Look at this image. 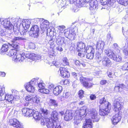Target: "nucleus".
Returning a JSON list of instances; mask_svg holds the SVG:
<instances>
[{
	"mask_svg": "<svg viewBox=\"0 0 128 128\" xmlns=\"http://www.w3.org/2000/svg\"><path fill=\"white\" fill-rule=\"evenodd\" d=\"M87 114L90 115V116L93 119L94 122H97L99 121L100 118L98 116V112L95 109H87L86 106H84L81 108L80 110H76L74 114V123L77 124L79 121L77 120L82 121Z\"/></svg>",
	"mask_w": 128,
	"mask_h": 128,
	"instance_id": "1",
	"label": "nucleus"
},
{
	"mask_svg": "<svg viewBox=\"0 0 128 128\" xmlns=\"http://www.w3.org/2000/svg\"><path fill=\"white\" fill-rule=\"evenodd\" d=\"M42 125H46L48 128H63L62 124L58 120H54L48 118L46 117L42 118L41 120Z\"/></svg>",
	"mask_w": 128,
	"mask_h": 128,
	"instance_id": "2",
	"label": "nucleus"
},
{
	"mask_svg": "<svg viewBox=\"0 0 128 128\" xmlns=\"http://www.w3.org/2000/svg\"><path fill=\"white\" fill-rule=\"evenodd\" d=\"M99 103L101 104L100 106L99 114L103 116L107 115L110 111V104L106 101L104 97L100 100Z\"/></svg>",
	"mask_w": 128,
	"mask_h": 128,
	"instance_id": "3",
	"label": "nucleus"
},
{
	"mask_svg": "<svg viewBox=\"0 0 128 128\" xmlns=\"http://www.w3.org/2000/svg\"><path fill=\"white\" fill-rule=\"evenodd\" d=\"M77 30V28L76 27L68 28L64 30V34L66 38H69L72 40L74 39V38L76 37V34Z\"/></svg>",
	"mask_w": 128,
	"mask_h": 128,
	"instance_id": "4",
	"label": "nucleus"
},
{
	"mask_svg": "<svg viewBox=\"0 0 128 128\" xmlns=\"http://www.w3.org/2000/svg\"><path fill=\"white\" fill-rule=\"evenodd\" d=\"M15 54V55L14 56L13 58V60L15 61L21 62L24 61V57L22 56L20 54L16 53V51L14 49H12L10 50L8 52V54L10 56H13Z\"/></svg>",
	"mask_w": 128,
	"mask_h": 128,
	"instance_id": "5",
	"label": "nucleus"
},
{
	"mask_svg": "<svg viewBox=\"0 0 128 128\" xmlns=\"http://www.w3.org/2000/svg\"><path fill=\"white\" fill-rule=\"evenodd\" d=\"M42 114L38 112L35 111L32 113V116L35 120L36 121L42 119L43 117H46L48 113V110L46 109H43L42 110Z\"/></svg>",
	"mask_w": 128,
	"mask_h": 128,
	"instance_id": "6",
	"label": "nucleus"
},
{
	"mask_svg": "<svg viewBox=\"0 0 128 128\" xmlns=\"http://www.w3.org/2000/svg\"><path fill=\"white\" fill-rule=\"evenodd\" d=\"M122 100V99L120 97L115 98L114 101V111L117 112L122 109L123 107Z\"/></svg>",
	"mask_w": 128,
	"mask_h": 128,
	"instance_id": "7",
	"label": "nucleus"
},
{
	"mask_svg": "<svg viewBox=\"0 0 128 128\" xmlns=\"http://www.w3.org/2000/svg\"><path fill=\"white\" fill-rule=\"evenodd\" d=\"M99 54L98 53L96 54V60L98 62H100L102 60V64L104 66L109 67H110L111 64V62L110 59L107 57H104L102 59L100 56H99L98 55Z\"/></svg>",
	"mask_w": 128,
	"mask_h": 128,
	"instance_id": "8",
	"label": "nucleus"
},
{
	"mask_svg": "<svg viewBox=\"0 0 128 128\" xmlns=\"http://www.w3.org/2000/svg\"><path fill=\"white\" fill-rule=\"evenodd\" d=\"M39 29L37 25L33 26L30 30V34L31 36L34 38H38L39 35Z\"/></svg>",
	"mask_w": 128,
	"mask_h": 128,
	"instance_id": "9",
	"label": "nucleus"
},
{
	"mask_svg": "<svg viewBox=\"0 0 128 128\" xmlns=\"http://www.w3.org/2000/svg\"><path fill=\"white\" fill-rule=\"evenodd\" d=\"M86 52L87 53L86 58L90 60L93 58L94 53V50L91 46H88L86 48Z\"/></svg>",
	"mask_w": 128,
	"mask_h": 128,
	"instance_id": "10",
	"label": "nucleus"
},
{
	"mask_svg": "<svg viewBox=\"0 0 128 128\" xmlns=\"http://www.w3.org/2000/svg\"><path fill=\"white\" fill-rule=\"evenodd\" d=\"M80 80L81 83L82 84L83 86L86 88H90L92 86L93 84L92 83L88 82L91 80L88 78L81 77L80 78Z\"/></svg>",
	"mask_w": 128,
	"mask_h": 128,
	"instance_id": "11",
	"label": "nucleus"
},
{
	"mask_svg": "<svg viewBox=\"0 0 128 128\" xmlns=\"http://www.w3.org/2000/svg\"><path fill=\"white\" fill-rule=\"evenodd\" d=\"M118 112L117 113L113 116L112 119V124L114 125L116 124L120 120L121 118V113L122 112L120 111Z\"/></svg>",
	"mask_w": 128,
	"mask_h": 128,
	"instance_id": "12",
	"label": "nucleus"
},
{
	"mask_svg": "<svg viewBox=\"0 0 128 128\" xmlns=\"http://www.w3.org/2000/svg\"><path fill=\"white\" fill-rule=\"evenodd\" d=\"M3 25L4 28L8 30H10L13 27V25L12 24V23L10 22V19L6 18L2 20Z\"/></svg>",
	"mask_w": 128,
	"mask_h": 128,
	"instance_id": "13",
	"label": "nucleus"
},
{
	"mask_svg": "<svg viewBox=\"0 0 128 128\" xmlns=\"http://www.w3.org/2000/svg\"><path fill=\"white\" fill-rule=\"evenodd\" d=\"M31 24V20H22L21 19L20 26H22L25 30L28 29L30 27Z\"/></svg>",
	"mask_w": 128,
	"mask_h": 128,
	"instance_id": "14",
	"label": "nucleus"
},
{
	"mask_svg": "<svg viewBox=\"0 0 128 128\" xmlns=\"http://www.w3.org/2000/svg\"><path fill=\"white\" fill-rule=\"evenodd\" d=\"M74 114L72 111L66 110L64 117V120L66 121L70 120L72 118Z\"/></svg>",
	"mask_w": 128,
	"mask_h": 128,
	"instance_id": "15",
	"label": "nucleus"
},
{
	"mask_svg": "<svg viewBox=\"0 0 128 128\" xmlns=\"http://www.w3.org/2000/svg\"><path fill=\"white\" fill-rule=\"evenodd\" d=\"M76 50L78 52H85L86 51V48H85L84 44L81 41L78 42L77 44Z\"/></svg>",
	"mask_w": 128,
	"mask_h": 128,
	"instance_id": "16",
	"label": "nucleus"
},
{
	"mask_svg": "<svg viewBox=\"0 0 128 128\" xmlns=\"http://www.w3.org/2000/svg\"><path fill=\"white\" fill-rule=\"evenodd\" d=\"M60 70L61 75L63 78H68L69 77L70 73L67 69L64 68L60 67Z\"/></svg>",
	"mask_w": 128,
	"mask_h": 128,
	"instance_id": "17",
	"label": "nucleus"
},
{
	"mask_svg": "<svg viewBox=\"0 0 128 128\" xmlns=\"http://www.w3.org/2000/svg\"><path fill=\"white\" fill-rule=\"evenodd\" d=\"M91 119L88 118L86 119L84 123L83 124L82 128H92V121H93L92 118Z\"/></svg>",
	"mask_w": 128,
	"mask_h": 128,
	"instance_id": "18",
	"label": "nucleus"
},
{
	"mask_svg": "<svg viewBox=\"0 0 128 128\" xmlns=\"http://www.w3.org/2000/svg\"><path fill=\"white\" fill-rule=\"evenodd\" d=\"M22 114H24V115L26 116H32V113L34 112L31 109L27 108H24L22 109Z\"/></svg>",
	"mask_w": 128,
	"mask_h": 128,
	"instance_id": "19",
	"label": "nucleus"
},
{
	"mask_svg": "<svg viewBox=\"0 0 128 128\" xmlns=\"http://www.w3.org/2000/svg\"><path fill=\"white\" fill-rule=\"evenodd\" d=\"M56 44L58 46L66 45L65 40V38H61L60 36H57L56 39Z\"/></svg>",
	"mask_w": 128,
	"mask_h": 128,
	"instance_id": "20",
	"label": "nucleus"
},
{
	"mask_svg": "<svg viewBox=\"0 0 128 128\" xmlns=\"http://www.w3.org/2000/svg\"><path fill=\"white\" fill-rule=\"evenodd\" d=\"M21 21V19L18 18H12L10 19V22L12 23V24L13 25V27L14 28V26H20V22Z\"/></svg>",
	"mask_w": 128,
	"mask_h": 128,
	"instance_id": "21",
	"label": "nucleus"
},
{
	"mask_svg": "<svg viewBox=\"0 0 128 128\" xmlns=\"http://www.w3.org/2000/svg\"><path fill=\"white\" fill-rule=\"evenodd\" d=\"M25 87L26 90L28 91L32 92H34L35 91L34 88L30 83H27Z\"/></svg>",
	"mask_w": 128,
	"mask_h": 128,
	"instance_id": "22",
	"label": "nucleus"
},
{
	"mask_svg": "<svg viewBox=\"0 0 128 128\" xmlns=\"http://www.w3.org/2000/svg\"><path fill=\"white\" fill-rule=\"evenodd\" d=\"M62 90V86H58L54 88L53 90V93L54 95H57L60 94Z\"/></svg>",
	"mask_w": 128,
	"mask_h": 128,
	"instance_id": "23",
	"label": "nucleus"
},
{
	"mask_svg": "<svg viewBox=\"0 0 128 128\" xmlns=\"http://www.w3.org/2000/svg\"><path fill=\"white\" fill-rule=\"evenodd\" d=\"M9 38H12L11 41L12 42H17L19 41L24 40H25L24 38L20 36H14V37L11 36V37L10 36Z\"/></svg>",
	"mask_w": 128,
	"mask_h": 128,
	"instance_id": "24",
	"label": "nucleus"
},
{
	"mask_svg": "<svg viewBox=\"0 0 128 128\" xmlns=\"http://www.w3.org/2000/svg\"><path fill=\"white\" fill-rule=\"evenodd\" d=\"M105 44V43L103 41L98 42L97 43L96 48L99 50H100L101 51H102Z\"/></svg>",
	"mask_w": 128,
	"mask_h": 128,
	"instance_id": "25",
	"label": "nucleus"
},
{
	"mask_svg": "<svg viewBox=\"0 0 128 128\" xmlns=\"http://www.w3.org/2000/svg\"><path fill=\"white\" fill-rule=\"evenodd\" d=\"M105 52L108 56L112 59L115 55L112 51L109 48L106 50Z\"/></svg>",
	"mask_w": 128,
	"mask_h": 128,
	"instance_id": "26",
	"label": "nucleus"
},
{
	"mask_svg": "<svg viewBox=\"0 0 128 128\" xmlns=\"http://www.w3.org/2000/svg\"><path fill=\"white\" fill-rule=\"evenodd\" d=\"M40 80V78H33L29 82L32 85H34L37 86L38 82Z\"/></svg>",
	"mask_w": 128,
	"mask_h": 128,
	"instance_id": "27",
	"label": "nucleus"
},
{
	"mask_svg": "<svg viewBox=\"0 0 128 128\" xmlns=\"http://www.w3.org/2000/svg\"><path fill=\"white\" fill-rule=\"evenodd\" d=\"M40 20H42V26L43 28L46 29L48 27L50 24L48 21L44 20L42 18L40 19Z\"/></svg>",
	"mask_w": 128,
	"mask_h": 128,
	"instance_id": "28",
	"label": "nucleus"
},
{
	"mask_svg": "<svg viewBox=\"0 0 128 128\" xmlns=\"http://www.w3.org/2000/svg\"><path fill=\"white\" fill-rule=\"evenodd\" d=\"M22 55V56L24 57H25L26 58H30L31 59H32V56H33L34 55V53H32L30 54V53L26 52L25 53H24V54L22 53V54H21ZM25 59V58H24V59Z\"/></svg>",
	"mask_w": 128,
	"mask_h": 128,
	"instance_id": "29",
	"label": "nucleus"
},
{
	"mask_svg": "<svg viewBox=\"0 0 128 128\" xmlns=\"http://www.w3.org/2000/svg\"><path fill=\"white\" fill-rule=\"evenodd\" d=\"M58 114L57 112L54 110L52 112L51 114V118L50 119H52L54 120H58Z\"/></svg>",
	"mask_w": 128,
	"mask_h": 128,
	"instance_id": "30",
	"label": "nucleus"
},
{
	"mask_svg": "<svg viewBox=\"0 0 128 128\" xmlns=\"http://www.w3.org/2000/svg\"><path fill=\"white\" fill-rule=\"evenodd\" d=\"M12 94L13 95L14 100H19L20 97L18 95V92L16 90L12 91Z\"/></svg>",
	"mask_w": 128,
	"mask_h": 128,
	"instance_id": "31",
	"label": "nucleus"
},
{
	"mask_svg": "<svg viewBox=\"0 0 128 128\" xmlns=\"http://www.w3.org/2000/svg\"><path fill=\"white\" fill-rule=\"evenodd\" d=\"M8 44H4L2 45L1 50L3 52H5L8 50L10 46H9L10 43H8Z\"/></svg>",
	"mask_w": 128,
	"mask_h": 128,
	"instance_id": "32",
	"label": "nucleus"
},
{
	"mask_svg": "<svg viewBox=\"0 0 128 128\" xmlns=\"http://www.w3.org/2000/svg\"><path fill=\"white\" fill-rule=\"evenodd\" d=\"M13 43L10 44H9L11 48V47L13 48H14L16 50V51H18L19 50L20 48V46L18 44H15V42H13Z\"/></svg>",
	"mask_w": 128,
	"mask_h": 128,
	"instance_id": "33",
	"label": "nucleus"
},
{
	"mask_svg": "<svg viewBox=\"0 0 128 128\" xmlns=\"http://www.w3.org/2000/svg\"><path fill=\"white\" fill-rule=\"evenodd\" d=\"M49 104L50 106H54L55 107L57 106L58 103L56 100L50 99L49 102Z\"/></svg>",
	"mask_w": 128,
	"mask_h": 128,
	"instance_id": "34",
	"label": "nucleus"
},
{
	"mask_svg": "<svg viewBox=\"0 0 128 128\" xmlns=\"http://www.w3.org/2000/svg\"><path fill=\"white\" fill-rule=\"evenodd\" d=\"M117 2L119 4L125 6H126L128 4V0H117Z\"/></svg>",
	"mask_w": 128,
	"mask_h": 128,
	"instance_id": "35",
	"label": "nucleus"
},
{
	"mask_svg": "<svg viewBox=\"0 0 128 128\" xmlns=\"http://www.w3.org/2000/svg\"><path fill=\"white\" fill-rule=\"evenodd\" d=\"M113 48L116 51V52L118 53H119L120 52V48L118 46V44L116 43H114L113 44Z\"/></svg>",
	"mask_w": 128,
	"mask_h": 128,
	"instance_id": "36",
	"label": "nucleus"
},
{
	"mask_svg": "<svg viewBox=\"0 0 128 128\" xmlns=\"http://www.w3.org/2000/svg\"><path fill=\"white\" fill-rule=\"evenodd\" d=\"M113 59L116 61L118 62H121L122 59V57L120 56L119 55L116 56L115 55Z\"/></svg>",
	"mask_w": 128,
	"mask_h": 128,
	"instance_id": "37",
	"label": "nucleus"
},
{
	"mask_svg": "<svg viewBox=\"0 0 128 128\" xmlns=\"http://www.w3.org/2000/svg\"><path fill=\"white\" fill-rule=\"evenodd\" d=\"M6 100L8 102H10L14 100L13 95H6Z\"/></svg>",
	"mask_w": 128,
	"mask_h": 128,
	"instance_id": "38",
	"label": "nucleus"
},
{
	"mask_svg": "<svg viewBox=\"0 0 128 128\" xmlns=\"http://www.w3.org/2000/svg\"><path fill=\"white\" fill-rule=\"evenodd\" d=\"M84 92L82 90H80L78 92V95L80 98V99L82 98H86L84 96Z\"/></svg>",
	"mask_w": 128,
	"mask_h": 128,
	"instance_id": "39",
	"label": "nucleus"
},
{
	"mask_svg": "<svg viewBox=\"0 0 128 128\" xmlns=\"http://www.w3.org/2000/svg\"><path fill=\"white\" fill-rule=\"evenodd\" d=\"M34 55L32 56V60H33L36 61L38 60H39L41 59V56L40 55H38L36 54H34Z\"/></svg>",
	"mask_w": 128,
	"mask_h": 128,
	"instance_id": "40",
	"label": "nucleus"
},
{
	"mask_svg": "<svg viewBox=\"0 0 128 128\" xmlns=\"http://www.w3.org/2000/svg\"><path fill=\"white\" fill-rule=\"evenodd\" d=\"M38 90L40 92L42 93L47 94L49 92V90L45 88H40Z\"/></svg>",
	"mask_w": 128,
	"mask_h": 128,
	"instance_id": "41",
	"label": "nucleus"
},
{
	"mask_svg": "<svg viewBox=\"0 0 128 128\" xmlns=\"http://www.w3.org/2000/svg\"><path fill=\"white\" fill-rule=\"evenodd\" d=\"M53 31L49 28L47 29V30L46 34L47 36H52L53 34Z\"/></svg>",
	"mask_w": 128,
	"mask_h": 128,
	"instance_id": "42",
	"label": "nucleus"
},
{
	"mask_svg": "<svg viewBox=\"0 0 128 128\" xmlns=\"http://www.w3.org/2000/svg\"><path fill=\"white\" fill-rule=\"evenodd\" d=\"M62 60L63 61L62 64L63 65L65 66L68 65H69V62L68 61V60L66 58H62Z\"/></svg>",
	"mask_w": 128,
	"mask_h": 128,
	"instance_id": "43",
	"label": "nucleus"
},
{
	"mask_svg": "<svg viewBox=\"0 0 128 128\" xmlns=\"http://www.w3.org/2000/svg\"><path fill=\"white\" fill-rule=\"evenodd\" d=\"M38 84L36 86H38L40 88H44L45 84L43 83V81L41 80V78L40 80L38 82Z\"/></svg>",
	"mask_w": 128,
	"mask_h": 128,
	"instance_id": "44",
	"label": "nucleus"
},
{
	"mask_svg": "<svg viewBox=\"0 0 128 128\" xmlns=\"http://www.w3.org/2000/svg\"><path fill=\"white\" fill-rule=\"evenodd\" d=\"M124 53L126 56L128 55V46H127L125 45L124 47L122 48Z\"/></svg>",
	"mask_w": 128,
	"mask_h": 128,
	"instance_id": "45",
	"label": "nucleus"
},
{
	"mask_svg": "<svg viewBox=\"0 0 128 128\" xmlns=\"http://www.w3.org/2000/svg\"><path fill=\"white\" fill-rule=\"evenodd\" d=\"M4 91H3L0 93V100L2 101L6 100V94H4Z\"/></svg>",
	"mask_w": 128,
	"mask_h": 128,
	"instance_id": "46",
	"label": "nucleus"
},
{
	"mask_svg": "<svg viewBox=\"0 0 128 128\" xmlns=\"http://www.w3.org/2000/svg\"><path fill=\"white\" fill-rule=\"evenodd\" d=\"M40 100V98L37 96H35L34 98H33L32 102H33L34 103L38 104L39 103Z\"/></svg>",
	"mask_w": 128,
	"mask_h": 128,
	"instance_id": "47",
	"label": "nucleus"
},
{
	"mask_svg": "<svg viewBox=\"0 0 128 128\" xmlns=\"http://www.w3.org/2000/svg\"><path fill=\"white\" fill-rule=\"evenodd\" d=\"M32 99H33V98L30 95H28L26 96L25 99L26 101H30V103L32 102Z\"/></svg>",
	"mask_w": 128,
	"mask_h": 128,
	"instance_id": "48",
	"label": "nucleus"
},
{
	"mask_svg": "<svg viewBox=\"0 0 128 128\" xmlns=\"http://www.w3.org/2000/svg\"><path fill=\"white\" fill-rule=\"evenodd\" d=\"M94 2L92 1H91L89 3L90 7L91 8H96V5L94 4Z\"/></svg>",
	"mask_w": 128,
	"mask_h": 128,
	"instance_id": "49",
	"label": "nucleus"
},
{
	"mask_svg": "<svg viewBox=\"0 0 128 128\" xmlns=\"http://www.w3.org/2000/svg\"><path fill=\"white\" fill-rule=\"evenodd\" d=\"M122 69L124 70H128V62L125 63L123 66Z\"/></svg>",
	"mask_w": 128,
	"mask_h": 128,
	"instance_id": "50",
	"label": "nucleus"
},
{
	"mask_svg": "<svg viewBox=\"0 0 128 128\" xmlns=\"http://www.w3.org/2000/svg\"><path fill=\"white\" fill-rule=\"evenodd\" d=\"M110 0H100V2L101 4L104 5H106L108 1Z\"/></svg>",
	"mask_w": 128,
	"mask_h": 128,
	"instance_id": "51",
	"label": "nucleus"
},
{
	"mask_svg": "<svg viewBox=\"0 0 128 128\" xmlns=\"http://www.w3.org/2000/svg\"><path fill=\"white\" fill-rule=\"evenodd\" d=\"M114 90L116 92H120L122 91V90H120L119 86L118 85L114 87Z\"/></svg>",
	"mask_w": 128,
	"mask_h": 128,
	"instance_id": "52",
	"label": "nucleus"
},
{
	"mask_svg": "<svg viewBox=\"0 0 128 128\" xmlns=\"http://www.w3.org/2000/svg\"><path fill=\"white\" fill-rule=\"evenodd\" d=\"M126 30L124 28L122 27V32L123 34L125 36H126L128 34V30L126 31Z\"/></svg>",
	"mask_w": 128,
	"mask_h": 128,
	"instance_id": "53",
	"label": "nucleus"
},
{
	"mask_svg": "<svg viewBox=\"0 0 128 128\" xmlns=\"http://www.w3.org/2000/svg\"><path fill=\"white\" fill-rule=\"evenodd\" d=\"M65 26L64 25H62L58 26L57 28L60 31H62L65 28Z\"/></svg>",
	"mask_w": 128,
	"mask_h": 128,
	"instance_id": "54",
	"label": "nucleus"
},
{
	"mask_svg": "<svg viewBox=\"0 0 128 128\" xmlns=\"http://www.w3.org/2000/svg\"><path fill=\"white\" fill-rule=\"evenodd\" d=\"M128 22V17L125 16L123 18H122V22L123 23L126 22Z\"/></svg>",
	"mask_w": 128,
	"mask_h": 128,
	"instance_id": "55",
	"label": "nucleus"
},
{
	"mask_svg": "<svg viewBox=\"0 0 128 128\" xmlns=\"http://www.w3.org/2000/svg\"><path fill=\"white\" fill-rule=\"evenodd\" d=\"M29 47L30 49H34L35 48V45L33 43H30L29 44Z\"/></svg>",
	"mask_w": 128,
	"mask_h": 128,
	"instance_id": "56",
	"label": "nucleus"
},
{
	"mask_svg": "<svg viewBox=\"0 0 128 128\" xmlns=\"http://www.w3.org/2000/svg\"><path fill=\"white\" fill-rule=\"evenodd\" d=\"M48 43L50 45V47L51 48L54 47V43L52 40H50L49 41Z\"/></svg>",
	"mask_w": 128,
	"mask_h": 128,
	"instance_id": "57",
	"label": "nucleus"
},
{
	"mask_svg": "<svg viewBox=\"0 0 128 128\" xmlns=\"http://www.w3.org/2000/svg\"><path fill=\"white\" fill-rule=\"evenodd\" d=\"M56 50L60 52H62L63 50L62 48L60 46H59L58 47H56Z\"/></svg>",
	"mask_w": 128,
	"mask_h": 128,
	"instance_id": "58",
	"label": "nucleus"
},
{
	"mask_svg": "<svg viewBox=\"0 0 128 128\" xmlns=\"http://www.w3.org/2000/svg\"><path fill=\"white\" fill-rule=\"evenodd\" d=\"M69 93L68 92L64 93L63 94V97L65 98H67L69 96Z\"/></svg>",
	"mask_w": 128,
	"mask_h": 128,
	"instance_id": "59",
	"label": "nucleus"
},
{
	"mask_svg": "<svg viewBox=\"0 0 128 128\" xmlns=\"http://www.w3.org/2000/svg\"><path fill=\"white\" fill-rule=\"evenodd\" d=\"M107 37L108 40L110 41H111L112 40V37L111 36L109 32L108 34H107Z\"/></svg>",
	"mask_w": 128,
	"mask_h": 128,
	"instance_id": "60",
	"label": "nucleus"
},
{
	"mask_svg": "<svg viewBox=\"0 0 128 128\" xmlns=\"http://www.w3.org/2000/svg\"><path fill=\"white\" fill-rule=\"evenodd\" d=\"M58 34V36H60V37L61 38H64V37H63L64 34V32H59Z\"/></svg>",
	"mask_w": 128,
	"mask_h": 128,
	"instance_id": "61",
	"label": "nucleus"
},
{
	"mask_svg": "<svg viewBox=\"0 0 128 128\" xmlns=\"http://www.w3.org/2000/svg\"><path fill=\"white\" fill-rule=\"evenodd\" d=\"M79 52L78 54V55L81 57H83L84 56V52Z\"/></svg>",
	"mask_w": 128,
	"mask_h": 128,
	"instance_id": "62",
	"label": "nucleus"
},
{
	"mask_svg": "<svg viewBox=\"0 0 128 128\" xmlns=\"http://www.w3.org/2000/svg\"><path fill=\"white\" fill-rule=\"evenodd\" d=\"M72 76H73L76 79L77 78L78 76V74L74 72H72Z\"/></svg>",
	"mask_w": 128,
	"mask_h": 128,
	"instance_id": "63",
	"label": "nucleus"
},
{
	"mask_svg": "<svg viewBox=\"0 0 128 128\" xmlns=\"http://www.w3.org/2000/svg\"><path fill=\"white\" fill-rule=\"evenodd\" d=\"M113 73L112 72H109L108 73V76L109 78H113Z\"/></svg>",
	"mask_w": 128,
	"mask_h": 128,
	"instance_id": "64",
	"label": "nucleus"
}]
</instances>
